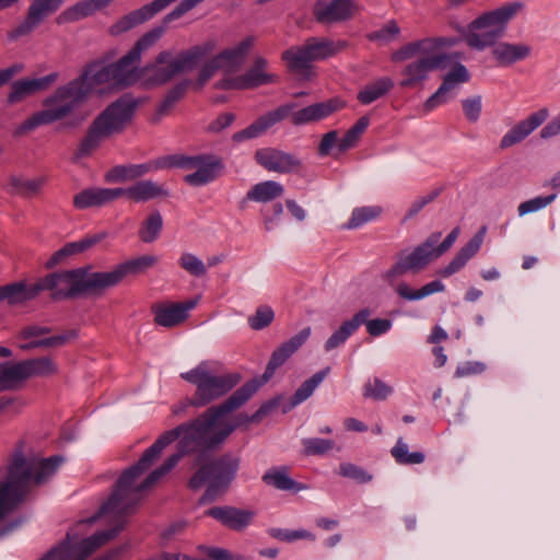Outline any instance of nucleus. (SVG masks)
I'll use <instances>...</instances> for the list:
<instances>
[{
	"label": "nucleus",
	"instance_id": "obj_1",
	"mask_svg": "<svg viewBox=\"0 0 560 560\" xmlns=\"http://www.w3.org/2000/svg\"><path fill=\"white\" fill-rule=\"evenodd\" d=\"M311 336V327L281 343L271 354L261 380L244 383L223 402L208 408L188 423L165 431L144 451L139 460L127 468L118 479L119 489L135 485L140 494L168 474L186 455L195 454L192 465L207 462L211 452L224 441H219L218 421L244 406L275 374L276 370L296 352Z\"/></svg>",
	"mask_w": 560,
	"mask_h": 560
},
{
	"label": "nucleus",
	"instance_id": "obj_2",
	"mask_svg": "<svg viewBox=\"0 0 560 560\" xmlns=\"http://www.w3.org/2000/svg\"><path fill=\"white\" fill-rule=\"evenodd\" d=\"M141 498L142 494L135 488V485L130 482V486L119 489L117 480L108 500L100 508L97 514L89 520L90 523H93L101 516L113 515L112 528L97 532L74 547L68 541H63L54 548L60 551L54 555L50 560H69L72 556H77L78 560L86 559L124 529L127 516L135 511Z\"/></svg>",
	"mask_w": 560,
	"mask_h": 560
},
{
	"label": "nucleus",
	"instance_id": "obj_3",
	"mask_svg": "<svg viewBox=\"0 0 560 560\" xmlns=\"http://www.w3.org/2000/svg\"><path fill=\"white\" fill-rule=\"evenodd\" d=\"M63 458H26L22 450L11 457L5 480L0 485V520L14 511L27 497L33 486L45 483L58 469Z\"/></svg>",
	"mask_w": 560,
	"mask_h": 560
},
{
	"label": "nucleus",
	"instance_id": "obj_4",
	"mask_svg": "<svg viewBox=\"0 0 560 560\" xmlns=\"http://www.w3.org/2000/svg\"><path fill=\"white\" fill-rule=\"evenodd\" d=\"M90 71L83 70L77 78L58 86L43 101L44 108L24 120L15 129L14 136L21 137L38 126L50 125L72 116L88 101L94 89L89 80Z\"/></svg>",
	"mask_w": 560,
	"mask_h": 560
},
{
	"label": "nucleus",
	"instance_id": "obj_5",
	"mask_svg": "<svg viewBox=\"0 0 560 560\" xmlns=\"http://www.w3.org/2000/svg\"><path fill=\"white\" fill-rule=\"evenodd\" d=\"M165 33L163 26H155L144 33L132 46V48L119 58L116 62L103 66L94 61L84 67L89 72V80L93 88L101 84H112L117 88H128L141 82L140 62L142 55L151 49Z\"/></svg>",
	"mask_w": 560,
	"mask_h": 560
},
{
	"label": "nucleus",
	"instance_id": "obj_6",
	"mask_svg": "<svg viewBox=\"0 0 560 560\" xmlns=\"http://www.w3.org/2000/svg\"><path fill=\"white\" fill-rule=\"evenodd\" d=\"M445 44L444 38L428 37L405 44L393 52L392 61L402 62L417 58L401 70L402 80L399 85L402 89L421 86L431 71L446 68L452 58L439 49Z\"/></svg>",
	"mask_w": 560,
	"mask_h": 560
},
{
	"label": "nucleus",
	"instance_id": "obj_7",
	"mask_svg": "<svg viewBox=\"0 0 560 560\" xmlns=\"http://www.w3.org/2000/svg\"><path fill=\"white\" fill-rule=\"evenodd\" d=\"M346 105V101L339 96L308 105L298 110H294L296 108L295 103H288L266 113L245 129L235 132L233 135V140L240 142L246 139L256 138L288 117L291 118V122L294 126L317 122L334 113L341 110Z\"/></svg>",
	"mask_w": 560,
	"mask_h": 560
},
{
	"label": "nucleus",
	"instance_id": "obj_8",
	"mask_svg": "<svg viewBox=\"0 0 560 560\" xmlns=\"http://www.w3.org/2000/svg\"><path fill=\"white\" fill-rule=\"evenodd\" d=\"M217 48L214 39H208L199 45L174 55L172 50H162L155 58L141 67V84L145 89L165 85L176 75L194 70L199 62Z\"/></svg>",
	"mask_w": 560,
	"mask_h": 560
},
{
	"label": "nucleus",
	"instance_id": "obj_9",
	"mask_svg": "<svg viewBox=\"0 0 560 560\" xmlns=\"http://www.w3.org/2000/svg\"><path fill=\"white\" fill-rule=\"evenodd\" d=\"M139 104L140 101L130 94H124L112 102L89 126L74 153L75 159L91 155L104 139L124 132L131 124Z\"/></svg>",
	"mask_w": 560,
	"mask_h": 560
},
{
	"label": "nucleus",
	"instance_id": "obj_10",
	"mask_svg": "<svg viewBox=\"0 0 560 560\" xmlns=\"http://www.w3.org/2000/svg\"><path fill=\"white\" fill-rule=\"evenodd\" d=\"M241 465V458L225 453L217 458H209L207 462L196 464V472L188 481L191 490L200 489L206 482L208 487L201 498V502H212L217 497L228 490L234 480Z\"/></svg>",
	"mask_w": 560,
	"mask_h": 560
},
{
	"label": "nucleus",
	"instance_id": "obj_11",
	"mask_svg": "<svg viewBox=\"0 0 560 560\" xmlns=\"http://www.w3.org/2000/svg\"><path fill=\"white\" fill-rule=\"evenodd\" d=\"M38 294L50 291L54 300L72 299L81 294L104 292L101 272H88L85 268L58 271L35 282Z\"/></svg>",
	"mask_w": 560,
	"mask_h": 560
},
{
	"label": "nucleus",
	"instance_id": "obj_12",
	"mask_svg": "<svg viewBox=\"0 0 560 560\" xmlns=\"http://www.w3.org/2000/svg\"><path fill=\"white\" fill-rule=\"evenodd\" d=\"M180 377L196 386V392L189 401L194 407L208 406L225 396L242 378L238 373L213 374L206 362H201L195 369L182 373Z\"/></svg>",
	"mask_w": 560,
	"mask_h": 560
},
{
	"label": "nucleus",
	"instance_id": "obj_13",
	"mask_svg": "<svg viewBox=\"0 0 560 560\" xmlns=\"http://www.w3.org/2000/svg\"><path fill=\"white\" fill-rule=\"evenodd\" d=\"M521 8L518 2L509 3L474 20L469 25L470 33L466 36L467 45L478 50L494 45L503 36L506 23Z\"/></svg>",
	"mask_w": 560,
	"mask_h": 560
},
{
	"label": "nucleus",
	"instance_id": "obj_14",
	"mask_svg": "<svg viewBox=\"0 0 560 560\" xmlns=\"http://www.w3.org/2000/svg\"><path fill=\"white\" fill-rule=\"evenodd\" d=\"M161 165H167V168H195L196 172L187 174L184 177L185 183L191 186H202L214 180L223 168V165L218 158L206 154H171L164 156V161Z\"/></svg>",
	"mask_w": 560,
	"mask_h": 560
},
{
	"label": "nucleus",
	"instance_id": "obj_15",
	"mask_svg": "<svg viewBox=\"0 0 560 560\" xmlns=\"http://www.w3.org/2000/svg\"><path fill=\"white\" fill-rule=\"evenodd\" d=\"M441 232L431 233L427 240L418 245L411 253H401L397 261L386 271L385 279L393 281L395 278L406 273H418L425 269L429 264L439 258L434 246L441 240Z\"/></svg>",
	"mask_w": 560,
	"mask_h": 560
},
{
	"label": "nucleus",
	"instance_id": "obj_16",
	"mask_svg": "<svg viewBox=\"0 0 560 560\" xmlns=\"http://www.w3.org/2000/svg\"><path fill=\"white\" fill-rule=\"evenodd\" d=\"M254 44L255 37L248 36L241 40L235 47L224 49L213 56L200 68L197 84L199 86L205 85L219 70H223L226 73L238 71Z\"/></svg>",
	"mask_w": 560,
	"mask_h": 560
},
{
	"label": "nucleus",
	"instance_id": "obj_17",
	"mask_svg": "<svg viewBox=\"0 0 560 560\" xmlns=\"http://www.w3.org/2000/svg\"><path fill=\"white\" fill-rule=\"evenodd\" d=\"M63 2L65 0H32L24 20L16 27L8 32V38L15 40L30 35L49 15L57 12Z\"/></svg>",
	"mask_w": 560,
	"mask_h": 560
},
{
	"label": "nucleus",
	"instance_id": "obj_18",
	"mask_svg": "<svg viewBox=\"0 0 560 560\" xmlns=\"http://www.w3.org/2000/svg\"><path fill=\"white\" fill-rule=\"evenodd\" d=\"M254 159L266 171L278 174H299L304 168L302 160L295 154L276 148L258 149Z\"/></svg>",
	"mask_w": 560,
	"mask_h": 560
},
{
	"label": "nucleus",
	"instance_id": "obj_19",
	"mask_svg": "<svg viewBox=\"0 0 560 560\" xmlns=\"http://www.w3.org/2000/svg\"><path fill=\"white\" fill-rule=\"evenodd\" d=\"M197 305V300H187L185 302H159L151 305V312L154 315V323L158 326L172 328L184 323L189 312Z\"/></svg>",
	"mask_w": 560,
	"mask_h": 560
},
{
	"label": "nucleus",
	"instance_id": "obj_20",
	"mask_svg": "<svg viewBox=\"0 0 560 560\" xmlns=\"http://www.w3.org/2000/svg\"><path fill=\"white\" fill-rule=\"evenodd\" d=\"M166 0H154L141 8L133 10L114 22L109 28L108 34L110 36H119L125 34L135 27L145 23L155 16L159 12L165 9Z\"/></svg>",
	"mask_w": 560,
	"mask_h": 560
},
{
	"label": "nucleus",
	"instance_id": "obj_21",
	"mask_svg": "<svg viewBox=\"0 0 560 560\" xmlns=\"http://www.w3.org/2000/svg\"><path fill=\"white\" fill-rule=\"evenodd\" d=\"M158 258L152 255H143L135 259L119 264L110 271L101 272L104 291L119 284L129 275H139L153 267Z\"/></svg>",
	"mask_w": 560,
	"mask_h": 560
},
{
	"label": "nucleus",
	"instance_id": "obj_22",
	"mask_svg": "<svg viewBox=\"0 0 560 560\" xmlns=\"http://www.w3.org/2000/svg\"><path fill=\"white\" fill-rule=\"evenodd\" d=\"M470 79V74L466 67L456 63L453 69L443 78L440 88L423 104V112L429 113L439 105L445 104L452 96L451 93L460 83H466Z\"/></svg>",
	"mask_w": 560,
	"mask_h": 560
},
{
	"label": "nucleus",
	"instance_id": "obj_23",
	"mask_svg": "<svg viewBox=\"0 0 560 560\" xmlns=\"http://www.w3.org/2000/svg\"><path fill=\"white\" fill-rule=\"evenodd\" d=\"M358 11L354 1L332 0L330 3L317 1L313 8V15L320 24L341 23L351 20Z\"/></svg>",
	"mask_w": 560,
	"mask_h": 560
},
{
	"label": "nucleus",
	"instance_id": "obj_24",
	"mask_svg": "<svg viewBox=\"0 0 560 560\" xmlns=\"http://www.w3.org/2000/svg\"><path fill=\"white\" fill-rule=\"evenodd\" d=\"M121 198L117 188L90 187L73 196V207L78 210L100 208Z\"/></svg>",
	"mask_w": 560,
	"mask_h": 560
},
{
	"label": "nucleus",
	"instance_id": "obj_25",
	"mask_svg": "<svg viewBox=\"0 0 560 560\" xmlns=\"http://www.w3.org/2000/svg\"><path fill=\"white\" fill-rule=\"evenodd\" d=\"M163 161L164 156L158 159L154 162H148L143 164L117 165L105 174V182L122 183L127 180H135L153 170L167 168V165H161Z\"/></svg>",
	"mask_w": 560,
	"mask_h": 560
},
{
	"label": "nucleus",
	"instance_id": "obj_26",
	"mask_svg": "<svg viewBox=\"0 0 560 560\" xmlns=\"http://www.w3.org/2000/svg\"><path fill=\"white\" fill-rule=\"evenodd\" d=\"M486 231H487V228L481 226L480 230L468 241V243L465 244L458 250V253L451 260V262L438 271V275L443 278H447V277L456 273L457 271H459L462 268H464V266L467 264V261L470 258H472L480 249L481 244L483 242Z\"/></svg>",
	"mask_w": 560,
	"mask_h": 560
},
{
	"label": "nucleus",
	"instance_id": "obj_27",
	"mask_svg": "<svg viewBox=\"0 0 560 560\" xmlns=\"http://www.w3.org/2000/svg\"><path fill=\"white\" fill-rule=\"evenodd\" d=\"M548 117V109L542 108L533 113L527 119L516 124L504 137L501 139L500 148H510L530 135L537 127H539Z\"/></svg>",
	"mask_w": 560,
	"mask_h": 560
},
{
	"label": "nucleus",
	"instance_id": "obj_28",
	"mask_svg": "<svg viewBox=\"0 0 560 560\" xmlns=\"http://www.w3.org/2000/svg\"><path fill=\"white\" fill-rule=\"evenodd\" d=\"M119 191H121V197L125 196L133 202H147L155 198H166L170 196L164 185L151 179L136 182L127 188L119 187Z\"/></svg>",
	"mask_w": 560,
	"mask_h": 560
},
{
	"label": "nucleus",
	"instance_id": "obj_29",
	"mask_svg": "<svg viewBox=\"0 0 560 560\" xmlns=\"http://www.w3.org/2000/svg\"><path fill=\"white\" fill-rule=\"evenodd\" d=\"M371 310L365 307L357 312L326 340L325 350L331 351L347 341V339L371 316Z\"/></svg>",
	"mask_w": 560,
	"mask_h": 560
},
{
	"label": "nucleus",
	"instance_id": "obj_30",
	"mask_svg": "<svg viewBox=\"0 0 560 560\" xmlns=\"http://www.w3.org/2000/svg\"><path fill=\"white\" fill-rule=\"evenodd\" d=\"M106 237L107 233L101 232L93 235H88L77 242L67 243L63 247L54 253V255L47 260L46 267L52 268L57 266L59 262H61L66 257L83 253L90 249L91 247L97 245Z\"/></svg>",
	"mask_w": 560,
	"mask_h": 560
},
{
	"label": "nucleus",
	"instance_id": "obj_31",
	"mask_svg": "<svg viewBox=\"0 0 560 560\" xmlns=\"http://www.w3.org/2000/svg\"><path fill=\"white\" fill-rule=\"evenodd\" d=\"M208 515L231 529L241 530L252 522L254 513L232 506H214L208 511Z\"/></svg>",
	"mask_w": 560,
	"mask_h": 560
},
{
	"label": "nucleus",
	"instance_id": "obj_32",
	"mask_svg": "<svg viewBox=\"0 0 560 560\" xmlns=\"http://www.w3.org/2000/svg\"><path fill=\"white\" fill-rule=\"evenodd\" d=\"M38 296L36 283L27 284L25 281L12 282L0 287V302L7 301L10 305H18Z\"/></svg>",
	"mask_w": 560,
	"mask_h": 560
},
{
	"label": "nucleus",
	"instance_id": "obj_33",
	"mask_svg": "<svg viewBox=\"0 0 560 560\" xmlns=\"http://www.w3.org/2000/svg\"><path fill=\"white\" fill-rule=\"evenodd\" d=\"M312 61L332 57L348 47L346 40H331L328 38L310 37L305 40Z\"/></svg>",
	"mask_w": 560,
	"mask_h": 560
},
{
	"label": "nucleus",
	"instance_id": "obj_34",
	"mask_svg": "<svg viewBox=\"0 0 560 560\" xmlns=\"http://www.w3.org/2000/svg\"><path fill=\"white\" fill-rule=\"evenodd\" d=\"M267 66L268 61L265 58H256L253 66L241 75L243 89H256L261 85L275 83L278 77L272 73L266 72Z\"/></svg>",
	"mask_w": 560,
	"mask_h": 560
},
{
	"label": "nucleus",
	"instance_id": "obj_35",
	"mask_svg": "<svg viewBox=\"0 0 560 560\" xmlns=\"http://www.w3.org/2000/svg\"><path fill=\"white\" fill-rule=\"evenodd\" d=\"M529 54L530 47L526 44L501 43L492 50V55L500 66H511L527 58Z\"/></svg>",
	"mask_w": 560,
	"mask_h": 560
},
{
	"label": "nucleus",
	"instance_id": "obj_36",
	"mask_svg": "<svg viewBox=\"0 0 560 560\" xmlns=\"http://www.w3.org/2000/svg\"><path fill=\"white\" fill-rule=\"evenodd\" d=\"M262 481L278 490L298 492L305 486L296 482L289 476L288 467L271 468L262 476Z\"/></svg>",
	"mask_w": 560,
	"mask_h": 560
},
{
	"label": "nucleus",
	"instance_id": "obj_37",
	"mask_svg": "<svg viewBox=\"0 0 560 560\" xmlns=\"http://www.w3.org/2000/svg\"><path fill=\"white\" fill-rule=\"evenodd\" d=\"M282 60L285 61L289 71L304 73L313 62L306 45L293 46L282 52Z\"/></svg>",
	"mask_w": 560,
	"mask_h": 560
},
{
	"label": "nucleus",
	"instance_id": "obj_38",
	"mask_svg": "<svg viewBox=\"0 0 560 560\" xmlns=\"http://www.w3.org/2000/svg\"><path fill=\"white\" fill-rule=\"evenodd\" d=\"M283 191V186L275 180L258 183L247 191L246 198L242 201L241 205L243 206L246 200L269 202L282 196Z\"/></svg>",
	"mask_w": 560,
	"mask_h": 560
},
{
	"label": "nucleus",
	"instance_id": "obj_39",
	"mask_svg": "<svg viewBox=\"0 0 560 560\" xmlns=\"http://www.w3.org/2000/svg\"><path fill=\"white\" fill-rule=\"evenodd\" d=\"M189 85L190 80L186 79L178 82L167 91L164 98L161 101L156 108V121L160 119V117L168 115L174 106L185 97Z\"/></svg>",
	"mask_w": 560,
	"mask_h": 560
},
{
	"label": "nucleus",
	"instance_id": "obj_40",
	"mask_svg": "<svg viewBox=\"0 0 560 560\" xmlns=\"http://www.w3.org/2000/svg\"><path fill=\"white\" fill-rule=\"evenodd\" d=\"M25 380L23 361L0 364V390L13 389Z\"/></svg>",
	"mask_w": 560,
	"mask_h": 560
},
{
	"label": "nucleus",
	"instance_id": "obj_41",
	"mask_svg": "<svg viewBox=\"0 0 560 560\" xmlns=\"http://www.w3.org/2000/svg\"><path fill=\"white\" fill-rule=\"evenodd\" d=\"M393 86L394 82L392 79L386 77L381 78L365 85L364 89L358 93L357 98L361 104L368 105L387 94Z\"/></svg>",
	"mask_w": 560,
	"mask_h": 560
},
{
	"label": "nucleus",
	"instance_id": "obj_42",
	"mask_svg": "<svg viewBox=\"0 0 560 560\" xmlns=\"http://www.w3.org/2000/svg\"><path fill=\"white\" fill-rule=\"evenodd\" d=\"M95 13V9L91 0H82L63 10L57 18L56 23L63 25L73 23L82 19L89 18Z\"/></svg>",
	"mask_w": 560,
	"mask_h": 560
},
{
	"label": "nucleus",
	"instance_id": "obj_43",
	"mask_svg": "<svg viewBox=\"0 0 560 560\" xmlns=\"http://www.w3.org/2000/svg\"><path fill=\"white\" fill-rule=\"evenodd\" d=\"M26 380L32 376H50L58 373L56 363L49 357L35 358L23 361Z\"/></svg>",
	"mask_w": 560,
	"mask_h": 560
},
{
	"label": "nucleus",
	"instance_id": "obj_44",
	"mask_svg": "<svg viewBox=\"0 0 560 560\" xmlns=\"http://www.w3.org/2000/svg\"><path fill=\"white\" fill-rule=\"evenodd\" d=\"M445 289L444 284L440 280H434L427 283L419 290H412L407 283L402 282L396 288L397 294L407 301H415L423 299L430 294L436 292H443Z\"/></svg>",
	"mask_w": 560,
	"mask_h": 560
},
{
	"label": "nucleus",
	"instance_id": "obj_45",
	"mask_svg": "<svg viewBox=\"0 0 560 560\" xmlns=\"http://www.w3.org/2000/svg\"><path fill=\"white\" fill-rule=\"evenodd\" d=\"M329 372L330 368L326 366L304 381L291 397V407L306 400L313 394L315 388L325 380Z\"/></svg>",
	"mask_w": 560,
	"mask_h": 560
},
{
	"label": "nucleus",
	"instance_id": "obj_46",
	"mask_svg": "<svg viewBox=\"0 0 560 560\" xmlns=\"http://www.w3.org/2000/svg\"><path fill=\"white\" fill-rule=\"evenodd\" d=\"M45 182L44 177H37L34 179H25L18 176L10 177V186L13 189L12 192L24 198H31L37 195L45 185Z\"/></svg>",
	"mask_w": 560,
	"mask_h": 560
},
{
	"label": "nucleus",
	"instance_id": "obj_47",
	"mask_svg": "<svg viewBox=\"0 0 560 560\" xmlns=\"http://www.w3.org/2000/svg\"><path fill=\"white\" fill-rule=\"evenodd\" d=\"M370 119L368 116L360 117L357 122L343 135V137L338 142V150L340 152H346L352 148H354L360 140L361 136L364 133L366 128L369 127Z\"/></svg>",
	"mask_w": 560,
	"mask_h": 560
},
{
	"label": "nucleus",
	"instance_id": "obj_48",
	"mask_svg": "<svg viewBox=\"0 0 560 560\" xmlns=\"http://www.w3.org/2000/svg\"><path fill=\"white\" fill-rule=\"evenodd\" d=\"M163 219L158 210L152 211L148 218L143 221L140 230L139 237L143 243L154 242L162 230Z\"/></svg>",
	"mask_w": 560,
	"mask_h": 560
},
{
	"label": "nucleus",
	"instance_id": "obj_49",
	"mask_svg": "<svg viewBox=\"0 0 560 560\" xmlns=\"http://www.w3.org/2000/svg\"><path fill=\"white\" fill-rule=\"evenodd\" d=\"M382 213V208L378 206H365L355 208L352 211L350 220L343 225V229L353 230L357 229L364 223H368L372 220L378 218Z\"/></svg>",
	"mask_w": 560,
	"mask_h": 560
},
{
	"label": "nucleus",
	"instance_id": "obj_50",
	"mask_svg": "<svg viewBox=\"0 0 560 560\" xmlns=\"http://www.w3.org/2000/svg\"><path fill=\"white\" fill-rule=\"evenodd\" d=\"M392 455L397 463L404 465L421 464L424 460V454L422 452H408V446L400 440L392 448Z\"/></svg>",
	"mask_w": 560,
	"mask_h": 560
},
{
	"label": "nucleus",
	"instance_id": "obj_51",
	"mask_svg": "<svg viewBox=\"0 0 560 560\" xmlns=\"http://www.w3.org/2000/svg\"><path fill=\"white\" fill-rule=\"evenodd\" d=\"M249 423H258V420H253L252 416L246 413H238L232 422L218 421V429L220 431L219 441H225L237 428L248 425Z\"/></svg>",
	"mask_w": 560,
	"mask_h": 560
},
{
	"label": "nucleus",
	"instance_id": "obj_52",
	"mask_svg": "<svg viewBox=\"0 0 560 560\" xmlns=\"http://www.w3.org/2000/svg\"><path fill=\"white\" fill-rule=\"evenodd\" d=\"M275 318L272 308L268 305L259 306L255 314L248 317V325L254 330H261L268 327Z\"/></svg>",
	"mask_w": 560,
	"mask_h": 560
},
{
	"label": "nucleus",
	"instance_id": "obj_53",
	"mask_svg": "<svg viewBox=\"0 0 560 560\" xmlns=\"http://www.w3.org/2000/svg\"><path fill=\"white\" fill-rule=\"evenodd\" d=\"M304 454L307 456L323 455L334 448L335 442L326 439H305L303 440Z\"/></svg>",
	"mask_w": 560,
	"mask_h": 560
},
{
	"label": "nucleus",
	"instance_id": "obj_54",
	"mask_svg": "<svg viewBox=\"0 0 560 560\" xmlns=\"http://www.w3.org/2000/svg\"><path fill=\"white\" fill-rule=\"evenodd\" d=\"M270 535L279 540L283 541H294L298 539H307L314 541L316 539V536L306 530V529H299V530H288V529H280V528H272L270 529Z\"/></svg>",
	"mask_w": 560,
	"mask_h": 560
},
{
	"label": "nucleus",
	"instance_id": "obj_55",
	"mask_svg": "<svg viewBox=\"0 0 560 560\" xmlns=\"http://www.w3.org/2000/svg\"><path fill=\"white\" fill-rule=\"evenodd\" d=\"M392 392V387L380 378H374L373 382H369L364 385V396L375 400L387 398Z\"/></svg>",
	"mask_w": 560,
	"mask_h": 560
},
{
	"label": "nucleus",
	"instance_id": "obj_56",
	"mask_svg": "<svg viewBox=\"0 0 560 560\" xmlns=\"http://www.w3.org/2000/svg\"><path fill=\"white\" fill-rule=\"evenodd\" d=\"M179 266L195 277H202L207 273L205 264L192 254L182 255Z\"/></svg>",
	"mask_w": 560,
	"mask_h": 560
},
{
	"label": "nucleus",
	"instance_id": "obj_57",
	"mask_svg": "<svg viewBox=\"0 0 560 560\" xmlns=\"http://www.w3.org/2000/svg\"><path fill=\"white\" fill-rule=\"evenodd\" d=\"M399 32H400V28H399L398 24L396 23V21L392 20V21L387 22L382 28L374 31L372 33H369L366 35V37L371 42L380 40V42L388 43L394 37H396L399 34Z\"/></svg>",
	"mask_w": 560,
	"mask_h": 560
},
{
	"label": "nucleus",
	"instance_id": "obj_58",
	"mask_svg": "<svg viewBox=\"0 0 560 560\" xmlns=\"http://www.w3.org/2000/svg\"><path fill=\"white\" fill-rule=\"evenodd\" d=\"M33 90L30 82V79H22L15 81L12 86L11 91L8 95V103L9 104H15L24 100L26 96L32 95Z\"/></svg>",
	"mask_w": 560,
	"mask_h": 560
},
{
	"label": "nucleus",
	"instance_id": "obj_59",
	"mask_svg": "<svg viewBox=\"0 0 560 560\" xmlns=\"http://www.w3.org/2000/svg\"><path fill=\"white\" fill-rule=\"evenodd\" d=\"M340 475L354 480L358 483H366L372 480V475L353 464L340 465Z\"/></svg>",
	"mask_w": 560,
	"mask_h": 560
},
{
	"label": "nucleus",
	"instance_id": "obj_60",
	"mask_svg": "<svg viewBox=\"0 0 560 560\" xmlns=\"http://www.w3.org/2000/svg\"><path fill=\"white\" fill-rule=\"evenodd\" d=\"M78 337V330L69 329L60 335L39 339L40 348H58L67 345Z\"/></svg>",
	"mask_w": 560,
	"mask_h": 560
},
{
	"label": "nucleus",
	"instance_id": "obj_61",
	"mask_svg": "<svg viewBox=\"0 0 560 560\" xmlns=\"http://www.w3.org/2000/svg\"><path fill=\"white\" fill-rule=\"evenodd\" d=\"M555 198H556V195L552 194V195H549L546 197H536V198L529 199L527 201H524L517 208L518 214L525 215L529 212L537 211V210L550 205L555 200Z\"/></svg>",
	"mask_w": 560,
	"mask_h": 560
},
{
	"label": "nucleus",
	"instance_id": "obj_62",
	"mask_svg": "<svg viewBox=\"0 0 560 560\" xmlns=\"http://www.w3.org/2000/svg\"><path fill=\"white\" fill-rule=\"evenodd\" d=\"M198 4V0H183L176 8H174L168 14H166L163 18L162 26L165 28L166 24L182 18L185 13H187Z\"/></svg>",
	"mask_w": 560,
	"mask_h": 560
},
{
	"label": "nucleus",
	"instance_id": "obj_63",
	"mask_svg": "<svg viewBox=\"0 0 560 560\" xmlns=\"http://www.w3.org/2000/svg\"><path fill=\"white\" fill-rule=\"evenodd\" d=\"M463 110L465 117L469 121L476 122L479 119L481 113V96L478 95L471 98L464 100Z\"/></svg>",
	"mask_w": 560,
	"mask_h": 560
},
{
	"label": "nucleus",
	"instance_id": "obj_64",
	"mask_svg": "<svg viewBox=\"0 0 560 560\" xmlns=\"http://www.w3.org/2000/svg\"><path fill=\"white\" fill-rule=\"evenodd\" d=\"M363 324H365L366 331L372 337H378L387 332L392 327V320L387 318H366V322H364Z\"/></svg>",
	"mask_w": 560,
	"mask_h": 560
}]
</instances>
